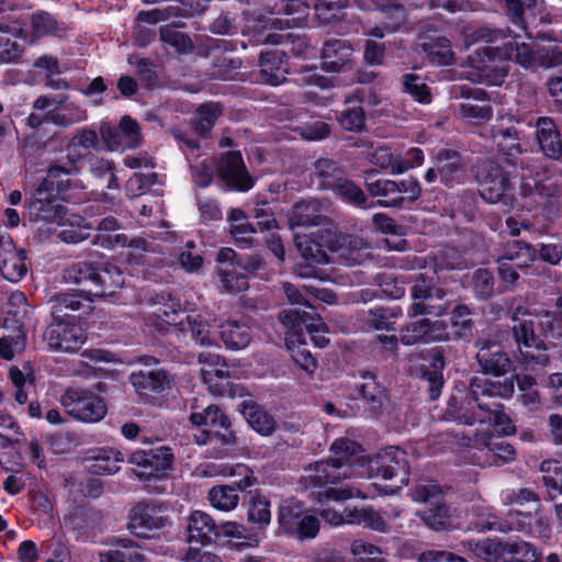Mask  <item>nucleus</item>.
Listing matches in <instances>:
<instances>
[{
  "label": "nucleus",
  "instance_id": "obj_1",
  "mask_svg": "<svg viewBox=\"0 0 562 562\" xmlns=\"http://www.w3.org/2000/svg\"><path fill=\"white\" fill-rule=\"evenodd\" d=\"M513 376L503 381L490 380L484 375L471 379L469 392L453 394L448 403L450 419L465 425L490 424L504 435L515 432L510 418L502 411V405L492 398H507L514 393Z\"/></svg>",
  "mask_w": 562,
  "mask_h": 562
},
{
  "label": "nucleus",
  "instance_id": "obj_2",
  "mask_svg": "<svg viewBox=\"0 0 562 562\" xmlns=\"http://www.w3.org/2000/svg\"><path fill=\"white\" fill-rule=\"evenodd\" d=\"M81 155L68 154L66 165L53 164L46 175L25 191L23 220L30 223L61 225L76 183L70 179L80 173Z\"/></svg>",
  "mask_w": 562,
  "mask_h": 562
},
{
  "label": "nucleus",
  "instance_id": "obj_3",
  "mask_svg": "<svg viewBox=\"0 0 562 562\" xmlns=\"http://www.w3.org/2000/svg\"><path fill=\"white\" fill-rule=\"evenodd\" d=\"M279 321L288 329L285 345L292 360L306 373H313L317 368V361L305 347L304 330L315 346L322 348L328 344L326 324L321 317L296 307L281 311Z\"/></svg>",
  "mask_w": 562,
  "mask_h": 562
},
{
  "label": "nucleus",
  "instance_id": "obj_4",
  "mask_svg": "<svg viewBox=\"0 0 562 562\" xmlns=\"http://www.w3.org/2000/svg\"><path fill=\"white\" fill-rule=\"evenodd\" d=\"M151 315L160 323L167 325L168 334L175 335L180 341L199 346H211L214 339L210 335V325L200 313L186 314L180 310V302L168 293L155 294L150 297Z\"/></svg>",
  "mask_w": 562,
  "mask_h": 562
},
{
  "label": "nucleus",
  "instance_id": "obj_5",
  "mask_svg": "<svg viewBox=\"0 0 562 562\" xmlns=\"http://www.w3.org/2000/svg\"><path fill=\"white\" fill-rule=\"evenodd\" d=\"M330 451V459L317 461L305 469L301 483L306 490L337 484L342 479L362 477L366 474L363 470L356 471L362 456L361 447L353 440L339 438L333 442Z\"/></svg>",
  "mask_w": 562,
  "mask_h": 562
},
{
  "label": "nucleus",
  "instance_id": "obj_6",
  "mask_svg": "<svg viewBox=\"0 0 562 562\" xmlns=\"http://www.w3.org/2000/svg\"><path fill=\"white\" fill-rule=\"evenodd\" d=\"M516 164H502L485 160L476 171L480 195L490 203L503 202L505 205L514 201Z\"/></svg>",
  "mask_w": 562,
  "mask_h": 562
},
{
  "label": "nucleus",
  "instance_id": "obj_7",
  "mask_svg": "<svg viewBox=\"0 0 562 562\" xmlns=\"http://www.w3.org/2000/svg\"><path fill=\"white\" fill-rule=\"evenodd\" d=\"M514 325L513 331L519 348L522 361L526 366H544L548 362V356L544 353L546 347L543 340L536 334V326L543 327L550 325V317L546 319L532 317L529 313H522V317L515 312L512 317Z\"/></svg>",
  "mask_w": 562,
  "mask_h": 562
},
{
  "label": "nucleus",
  "instance_id": "obj_8",
  "mask_svg": "<svg viewBox=\"0 0 562 562\" xmlns=\"http://www.w3.org/2000/svg\"><path fill=\"white\" fill-rule=\"evenodd\" d=\"M361 459L356 471L363 470V476L380 475L385 480L398 479L401 485L407 484L409 467L406 453L398 447H387L373 458L368 459L361 449Z\"/></svg>",
  "mask_w": 562,
  "mask_h": 562
},
{
  "label": "nucleus",
  "instance_id": "obj_9",
  "mask_svg": "<svg viewBox=\"0 0 562 562\" xmlns=\"http://www.w3.org/2000/svg\"><path fill=\"white\" fill-rule=\"evenodd\" d=\"M218 473L224 476H237L236 487L232 485H216L209 491L210 504L222 512L235 509L239 503L238 491H244L254 485L255 477L251 470L243 463L221 464Z\"/></svg>",
  "mask_w": 562,
  "mask_h": 562
},
{
  "label": "nucleus",
  "instance_id": "obj_10",
  "mask_svg": "<svg viewBox=\"0 0 562 562\" xmlns=\"http://www.w3.org/2000/svg\"><path fill=\"white\" fill-rule=\"evenodd\" d=\"M66 413L83 423H97L106 415L102 397L89 390L68 389L60 397Z\"/></svg>",
  "mask_w": 562,
  "mask_h": 562
},
{
  "label": "nucleus",
  "instance_id": "obj_11",
  "mask_svg": "<svg viewBox=\"0 0 562 562\" xmlns=\"http://www.w3.org/2000/svg\"><path fill=\"white\" fill-rule=\"evenodd\" d=\"M216 177L225 191L247 192L255 186L239 150L223 153L215 167Z\"/></svg>",
  "mask_w": 562,
  "mask_h": 562
},
{
  "label": "nucleus",
  "instance_id": "obj_12",
  "mask_svg": "<svg viewBox=\"0 0 562 562\" xmlns=\"http://www.w3.org/2000/svg\"><path fill=\"white\" fill-rule=\"evenodd\" d=\"M44 340L53 350L75 352L87 340V334L79 324L61 318L47 326Z\"/></svg>",
  "mask_w": 562,
  "mask_h": 562
},
{
  "label": "nucleus",
  "instance_id": "obj_13",
  "mask_svg": "<svg viewBox=\"0 0 562 562\" xmlns=\"http://www.w3.org/2000/svg\"><path fill=\"white\" fill-rule=\"evenodd\" d=\"M413 303L408 307L407 314L409 317L418 315H436L440 316L448 310L445 303L432 304L434 300H442L446 292L441 288L434 286L430 281L424 277L418 278L412 288Z\"/></svg>",
  "mask_w": 562,
  "mask_h": 562
},
{
  "label": "nucleus",
  "instance_id": "obj_14",
  "mask_svg": "<svg viewBox=\"0 0 562 562\" xmlns=\"http://www.w3.org/2000/svg\"><path fill=\"white\" fill-rule=\"evenodd\" d=\"M450 339L448 327L443 321L420 318L405 325L400 330V340L403 345L430 344Z\"/></svg>",
  "mask_w": 562,
  "mask_h": 562
},
{
  "label": "nucleus",
  "instance_id": "obj_15",
  "mask_svg": "<svg viewBox=\"0 0 562 562\" xmlns=\"http://www.w3.org/2000/svg\"><path fill=\"white\" fill-rule=\"evenodd\" d=\"M140 361H143L146 367L156 363V360L151 357H142ZM130 381L136 393L142 397H149L154 394L161 393L170 386L168 373L159 368H146L134 371L130 375Z\"/></svg>",
  "mask_w": 562,
  "mask_h": 562
},
{
  "label": "nucleus",
  "instance_id": "obj_16",
  "mask_svg": "<svg viewBox=\"0 0 562 562\" xmlns=\"http://www.w3.org/2000/svg\"><path fill=\"white\" fill-rule=\"evenodd\" d=\"M518 37V35H514L501 46L484 47L482 49V54L488 60H494L495 58L514 60L522 67H530L539 64L541 50L536 52L529 44L519 43L517 41Z\"/></svg>",
  "mask_w": 562,
  "mask_h": 562
},
{
  "label": "nucleus",
  "instance_id": "obj_17",
  "mask_svg": "<svg viewBox=\"0 0 562 562\" xmlns=\"http://www.w3.org/2000/svg\"><path fill=\"white\" fill-rule=\"evenodd\" d=\"M353 48L347 40L329 38L321 50V69L327 74H338L351 68Z\"/></svg>",
  "mask_w": 562,
  "mask_h": 562
},
{
  "label": "nucleus",
  "instance_id": "obj_18",
  "mask_svg": "<svg viewBox=\"0 0 562 562\" xmlns=\"http://www.w3.org/2000/svg\"><path fill=\"white\" fill-rule=\"evenodd\" d=\"M173 454L171 449L166 446H160L149 450H136L131 453L128 462L145 470L137 473L139 477L145 476V480L157 479L153 472L166 471L171 468Z\"/></svg>",
  "mask_w": 562,
  "mask_h": 562
},
{
  "label": "nucleus",
  "instance_id": "obj_19",
  "mask_svg": "<svg viewBox=\"0 0 562 562\" xmlns=\"http://www.w3.org/2000/svg\"><path fill=\"white\" fill-rule=\"evenodd\" d=\"M436 161L440 182L445 187L453 188L467 182L468 170L457 150L441 148L436 155Z\"/></svg>",
  "mask_w": 562,
  "mask_h": 562
},
{
  "label": "nucleus",
  "instance_id": "obj_20",
  "mask_svg": "<svg viewBox=\"0 0 562 562\" xmlns=\"http://www.w3.org/2000/svg\"><path fill=\"white\" fill-rule=\"evenodd\" d=\"M260 75L266 85L279 86L285 81V75L291 72L289 56L281 49H269L259 56Z\"/></svg>",
  "mask_w": 562,
  "mask_h": 562
},
{
  "label": "nucleus",
  "instance_id": "obj_21",
  "mask_svg": "<svg viewBox=\"0 0 562 562\" xmlns=\"http://www.w3.org/2000/svg\"><path fill=\"white\" fill-rule=\"evenodd\" d=\"M288 221L291 231L299 227L321 226L327 221L322 214V203L316 199H300L290 209Z\"/></svg>",
  "mask_w": 562,
  "mask_h": 562
},
{
  "label": "nucleus",
  "instance_id": "obj_22",
  "mask_svg": "<svg viewBox=\"0 0 562 562\" xmlns=\"http://www.w3.org/2000/svg\"><path fill=\"white\" fill-rule=\"evenodd\" d=\"M477 347L476 359L485 374L501 376L512 370V361L499 345L482 340L477 342Z\"/></svg>",
  "mask_w": 562,
  "mask_h": 562
},
{
  "label": "nucleus",
  "instance_id": "obj_23",
  "mask_svg": "<svg viewBox=\"0 0 562 562\" xmlns=\"http://www.w3.org/2000/svg\"><path fill=\"white\" fill-rule=\"evenodd\" d=\"M162 526L160 510L155 504L138 503L130 512L128 529L137 537H148L150 531Z\"/></svg>",
  "mask_w": 562,
  "mask_h": 562
},
{
  "label": "nucleus",
  "instance_id": "obj_24",
  "mask_svg": "<svg viewBox=\"0 0 562 562\" xmlns=\"http://www.w3.org/2000/svg\"><path fill=\"white\" fill-rule=\"evenodd\" d=\"M200 363H205L201 369L203 382L214 394H223L228 386L229 371L227 364L221 360L220 356L211 353H200Z\"/></svg>",
  "mask_w": 562,
  "mask_h": 562
},
{
  "label": "nucleus",
  "instance_id": "obj_25",
  "mask_svg": "<svg viewBox=\"0 0 562 562\" xmlns=\"http://www.w3.org/2000/svg\"><path fill=\"white\" fill-rule=\"evenodd\" d=\"M363 92L357 90L345 98L344 109L337 111L336 119L345 131L360 133L366 128Z\"/></svg>",
  "mask_w": 562,
  "mask_h": 562
},
{
  "label": "nucleus",
  "instance_id": "obj_26",
  "mask_svg": "<svg viewBox=\"0 0 562 562\" xmlns=\"http://www.w3.org/2000/svg\"><path fill=\"white\" fill-rule=\"evenodd\" d=\"M318 228L310 233L305 246H344L340 240L347 241L348 246H369V243L357 236H342L338 225L327 217V221L317 226Z\"/></svg>",
  "mask_w": 562,
  "mask_h": 562
},
{
  "label": "nucleus",
  "instance_id": "obj_27",
  "mask_svg": "<svg viewBox=\"0 0 562 562\" xmlns=\"http://www.w3.org/2000/svg\"><path fill=\"white\" fill-rule=\"evenodd\" d=\"M536 127L537 140L542 153L550 159L559 160L562 157V139L553 119L541 116Z\"/></svg>",
  "mask_w": 562,
  "mask_h": 562
},
{
  "label": "nucleus",
  "instance_id": "obj_28",
  "mask_svg": "<svg viewBox=\"0 0 562 562\" xmlns=\"http://www.w3.org/2000/svg\"><path fill=\"white\" fill-rule=\"evenodd\" d=\"M87 119V111L68 100L66 95H59L56 105L46 112V120L59 127H69Z\"/></svg>",
  "mask_w": 562,
  "mask_h": 562
},
{
  "label": "nucleus",
  "instance_id": "obj_29",
  "mask_svg": "<svg viewBox=\"0 0 562 562\" xmlns=\"http://www.w3.org/2000/svg\"><path fill=\"white\" fill-rule=\"evenodd\" d=\"M214 519L203 510H193L188 517V540L191 543L209 544L217 536Z\"/></svg>",
  "mask_w": 562,
  "mask_h": 562
},
{
  "label": "nucleus",
  "instance_id": "obj_30",
  "mask_svg": "<svg viewBox=\"0 0 562 562\" xmlns=\"http://www.w3.org/2000/svg\"><path fill=\"white\" fill-rule=\"evenodd\" d=\"M420 519L425 525L436 531H446L459 528L460 516L456 508H451L446 504H437L419 513Z\"/></svg>",
  "mask_w": 562,
  "mask_h": 562
},
{
  "label": "nucleus",
  "instance_id": "obj_31",
  "mask_svg": "<svg viewBox=\"0 0 562 562\" xmlns=\"http://www.w3.org/2000/svg\"><path fill=\"white\" fill-rule=\"evenodd\" d=\"M252 213L256 220L254 225L258 232L263 234L266 246H284L282 238L277 233L279 225L269 203L267 201L257 203Z\"/></svg>",
  "mask_w": 562,
  "mask_h": 562
},
{
  "label": "nucleus",
  "instance_id": "obj_32",
  "mask_svg": "<svg viewBox=\"0 0 562 562\" xmlns=\"http://www.w3.org/2000/svg\"><path fill=\"white\" fill-rule=\"evenodd\" d=\"M330 190L346 204L367 210L371 209L376 202L369 203L364 191L352 180L337 177L334 179Z\"/></svg>",
  "mask_w": 562,
  "mask_h": 562
},
{
  "label": "nucleus",
  "instance_id": "obj_33",
  "mask_svg": "<svg viewBox=\"0 0 562 562\" xmlns=\"http://www.w3.org/2000/svg\"><path fill=\"white\" fill-rule=\"evenodd\" d=\"M24 248H0V271L10 282L20 281L26 273Z\"/></svg>",
  "mask_w": 562,
  "mask_h": 562
},
{
  "label": "nucleus",
  "instance_id": "obj_34",
  "mask_svg": "<svg viewBox=\"0 0 562 562\" xmlns=\"http://www.w3.org/2000/svg\"><path fill=\"white\" fill-rule=\"evenodd\" d=\"M99 234L94 237L92 243L101 246H148L143 239H133L127 244V237L123 233L114 234L120 228V223L114 216H106L98 223Z\"/></svg>",
  "mask_w": 562,
  "mask_h": 562
},
{
  "label": "nucleus",
  "instance_id": "obj_35",
  "mask_svg": "<svg viewBox=\"0 0 562 562\" xmlns=\"http://www.w3.org/2000/svg\"><path fill=\"white\" fill-rule=\"evenodd\" d=\"M506 544L507 542H503L496 538H485L476 542H464L463 547L482 562H498L501 560L505 562Z\"/></svg>",
  "mask_w": 562,
  "mask_h": 562
},
{
  "label": "nucleus",
  "instance_id": "obj_36",
  "mask_svg": "<svg viewBox=\"0 0 562 562\" xmlns=\"http://www.w3.org/2000/svg\"><path fill=\"white\" fill-rule=\"evenodd\" d=\"M420 46L431 65L449 66L454 61L451 42L446 36H427Z\"/></svg>",
  "mask_w": 562,
  "mask_h": 562
},
{
  "label": "nucleus",
  "instance_id": "obj_37",
  "mask_svg": "<svg viewBox=\"0 0 562 562\" xmlns=\"http://www.w3.org/2000/svg\"><path fill=\"white\" fill-rule=\"evenodd\" d=\"M216 537L227 538L232 548L258 547L260 543L257 533L250 532L246 526L236 521L220 525Z\"/></svg>",
  "mask_w": 562,
  "mask_h": 562
},
{
  "label": "nucleus",
  "instance_id": "obj_38",
  "mask_svg": "<svg viewBox=\"0 0 562 562\" xmlns=\"http://www.w3.org/2000/svg\"><path fill=\"white\" fill-rule=\"evenodd\" d=\"M479 449H486L492 456L491 463L501 465L515 459L516 452L509 442L502 437L483 435L475 439Z\"/></svg>",
  "mask_w": 562,
  "mask_h": 562
},
{
  "label": "nucleus",
  "instance_id": "obj_39",
  "mask_svg": "<svg viewBox=\"0 0 562 562\" xmlns=\"http://www.w3.org/2000/svg\"><path fill=\"white\" fill-rule=\"evenodd\" d=\"M94 278V288L88 289V292L94 296L112 295L114 290L124 283L120 269L110 263L98 268Z\"/></svg>",
  "mask_w": 562,
  "mask_h": 562
},
{
  "label": "nucleus",
  "instance_id": "obj_40",
  "mask_svg": "<svg viewBox=\"0 0 562 562\" xmlns=\"http://www.w3.org/2000/svg\"><path fill=\"white\" fill-rule=\"evenodd\" d=\"M397 184L400 189L397 194L391 199L378 200V206L402 209L405 206L406 202L411 204L420 198L422 187L416 178L409 177L407 179H403L397 182Z\"/></svg>",
  "mask_w": 562,
  "mask_h": 562
},
{
  "label": "nucleus",
  "instance_id": "obj_41",
  "mask_svg": "<svg viewBox=\"0 0 562 562\" xmlns=\"http://www.w3.org/2000/svg\"><path fill=\"white\" fill-rule=\"evenodd\" d=\"M221 338L228 349H244L250 340L251 334L246 323L227 321L221 325Z\"/></svg>",
  "mask_w": 562,
  "mask_h": 562
},
{
  "label": "nucleus",
  "instance_id": "obj_42",
  "mask_svg": "<svg viewBox=\"0 0 562 562\" xmlns=\"http://www.w3.org/2000/svg\"><path fill=\"white\" fill-rule=\"evenodd\" d=\"M537 248H519L516 256L512 254L498 260V272L504 282L514 283L518 279L515 267H527L528 261L533 260V252Z\"/></svg>",
  "mask_w": 562,
  "mask_h": 562
},
{
  "label": "nucleus",
  "instance_id": "obj_43",
  "mask_svg": "<svg viewBox=\"0 0 562 562\" xmlns=\"http://www.w3.org/2000/svg\"><path fill=\"white\" fill-rule=\"evenodd\" d=\"M124 462L123 453L113 448H102L91 457L89 470L95 474H114Z\"/></svg>",
  "mask_w": 562,
  "mask_h": 562
},
{
  "label": "nucleus",
  "instance_id": "obj_44",
  "mask_svg": "<svg viewBox=\"0 0 562 562\" xmlns=\"http://www.w3.org/2000/svg\"><path fill=\"white\" fill-rule=\"evenodd\" d=\"M240 406L241 414L255 431L262 436L271 435L274 431V419L261 407L247 401L241 402Z\"/></svg>",
  "mask_w": 562,
  "mask_h": 562
},
{
  "label": "nucleus",
  "instance_id": "obj_45",
  "mask_svg": "<svg viewBox=\"0 0 562 562\" xmlns=\"http://www.w3.org/2000/svg\"><path fill=\"white\" fill-rule=\"evenodd\" d=\"M190 420L198 427H210L215 434L220 429H226L229 425L228 418L215 405H207L199 411L198 406H193Z\"/></svg>",
  "mask_w": 562,
  "mask_h": 562
},
{
  "label": "nucleus",
  "instance_id": "obj_46",
  "mask_svg": "<svg viewBox=\"0 0 562 562\" xmlns=\"http://www.w3.org/2000/svg\"><path fill=\"white\" fill-rule=\"evenodd\" d=\"M100 562H142L143 555L131 540L122 539L117 546L101 550Z\"/></svg>",
  "mask_w": 562,
  "mask_h": 562
},
{
  "label": "nucleus",
  "instance_id": "obj_47",
  "mask_svg": "<svg viewBox=\"0 0 562 562\" xmlns=\"http://www.w3.org/2000/svg\"><path fill=\"white\" fill-rule=\"evenodd\" d=\"M306 515L303 503L294 498H288L281 502L278 513V522L280 528L291 533L300 524V520Z\"/></svg>",
  "mask_w": 562,
  "mask_h": 562
},
{
  "label": "nucleus",
  "instance_id": "obj_48",
  "mask_svg": "<svg viewBox=\"0 0 562 562\" xmlns=\"http://www.w3.org/2000/svg\"><path fill=\"white\" fill-rule=\"evenodd\" d=\"M239 57L226 55L215 56L210 68V76L218 80H243L244 74L239 71L241 67Z\"/></svg>",
  "mask_w": 562,
  "mask_h": 562
},
{
  "label": "nucleus",
  "instance_id": "obj_49",
  "mask_svg": "<svg viewBox=\"0 0 562 562\" xmlns=\"http://www.w3.org/2000/svg\"><path fill=\"white\" fill-rule=\"evenodd\" d=\"M183 24H167L159 29V38L164 45L175 48L179 54H187L192 50L193 43L191 37L177 29Z\"/></svg>",
  "mask_w": 562,
  "mask_h": 562
},
{
  "label": "nucleus",
  "instance_id": "obj_50",
  "mask_svg": "<svg viewBox=\"0 0 562 562\" xmlns=\"http://www.w3.org/2000/svg\"><path fill=\"white\" fill-rule=\"evenodd\" d=\"M497 151L504 156L506 164H516L515 159L521 154V147L517 131L514 128L502 130L494 135Z\"/></svg>",
  "mask_w": 562,
  "mask_h": 562
},
{
  "label": "nucleus",
  "instance_id": "obj_51",
  "mask_svg": "<svg viewBox=\"0 0 562 562\" xmlns=\"http://www.w3.org/2000/svg\"><path fill=\"white\" fill-rule=\"evenodd\" d=\"M540 472L548 495L551 498L562 495V464L557 460H544L540 464Z\"/></svg>",
  "mask_w": 562,
  "mask_h": 562
},
{
  "label": "nucleus",
  "instance_id": "obj_52",
  "mask_svg": "<svg viewBox=\"0 0 562 562\" xmlns=\"http://www.w3.org/2000/svg\"><path fill=\"white\" fill-rule=\"evenodd\" d=\"M247 519L259 530H265L271 522L270 502L262 495H255L249 501Z\"/></svg>",
  "mask_w": 562,
  "mask_h": 562
},
{
  "label": "nucleus",
  "instance_id": "obj_53",
  "mask_svg": "<svg viewBox=\"0 0 562 562\" xmlns=\"http://www.w3.org/2000/svg\"><path fill=\"white\" fill-rule=\"evenodd\" d=\"M341 0H313L312 8L319 23L331 24L339 21L348 8Z\"/></svg>",
  "mask_w": 562,
  "mask_h": 562
},
{
  "label": "nucleus",
  "instance_id": "obj_54",
  "mask_svg": "<svg viewBox=\"0 0 562 562\" xmlns=\"http://www.w3.org/2000/svg\"><path fill=\"white\" fill-rule=\"evenodd\" d=\"M196 114L198 117L193 122V130L198 135L204 136L214 127L221 115V108L214 103H204L198 108Z\"/></svg>",
  "mask_w": 562,
  "mask_h": 562
},
{
  "label": "nucleus",
  "instance_id": "obj_55",
  "mask_svg": "<svg viewBox=\"0 0 562 562\" xmlns=\"http://www.w3.org/2000/svg\"><path fill=\"white\" fill-rule=\"evenodd\" d=\"M50 314L54 321L68 317L67 311H79L81 308L80 296L76 293H63L54 296L50 301Z\"/></svg>",
  "mask_w": 562,
  "mask_h": 562
},
{
  "label": "nucleus",
  "instance_id": "obj_56",
  "mask_svg": "<svg viewBox=\"0 0 562 562\" xmlns=\"http://www.w3.org/2000/svg\"><path fill=\"white\" fill-rule=\"evenodd\" d=\"M90 172L94 178L108 179L106 189H119V181L115 175V165L113 161L100 157H91L89 159Z\"/></svg>",
  "mask_w": 562,
  "mask_h": 562
},
{
  "label": "nucleus",
  "instance_id": "obj_57",
  "mask_svg": "<svg viewBox=\"0 0 562 562\" xmlns=\"http://www.w3.org/2000/svg\"><path fill=\"white\" fill-rule=\"evenodd\" d=\"M97 269V267L86 262H75L64 269L63 279L67 283L87 282L90 284V288H94Z\"/></svg>",
  "mask_w": 562,
  "mask_h": 562
},
{
  "label": "nucleus",
  "instance_id": "obj_58",
  "mask_svg": "<svg viewBox=\"0 0 562 562\" xmlns=\"http://www.w3.org/2000/svg\"><path fill=\"white\" fill-rule=\"evenodd\" d=\"M403 89L419 103L428 104L431 102L429 87L426 85L424 79L416 74L409 72L403 76Z\"/></svg>",
  "mask_w": 562,
  "mask_h": 562
},
{
  "label": "nucleus",
  "instance_id": "obj_59",
  "mask_svg": "<svg viewBox=\"0 0 562 562\" xmlns=\"http://www.w3.org/2000/svg\"><path fill=\"white\" fill-rule=\"evenodd\" d=\"M303 140L321 142L330 136L331 126L324 121L302 123L293 128Z\"/></svg>",
  "mask_w": 562,
  "mask_h": 562
},
{
  "label": "nucleus",
  "instance_id": "obj_60",
  "mask_svg": "<svg viewBox=\"0 0 562 562\" xmlns=\"http://www.w3.org/2000/svg\"><path fill=\"white\" fill-rule=\"evenodd\" d=\"M158 182L156 172H135L126 182L125 192L130 199L138 198Z\"/></svg>",
  "mask_w": 562,
  "mask_h": 562
},
{
  "label": "nucleus",
  "instance_id": "obj_61",
  "mask_svg": "<svg viewBox=\"0 0 562 562\" xmlns=\"http://www.w3.org/2000/svg\"><path fill=\"white\" fill-rule=\"evenodd\" d=\"M32 35L36 38L53 34L58 29L55 16L46 11L38 10L30 18Z\"/></svg>",
  "mask_w": 562,
  "mask_h": 562
},
{
  "label": "nucleus",
  "instance_id": "obj_62",
  "mask_svg": "<svg viewBox=\"0 0 562 562\" xmlns=\"http://www.w3.org/2000/svg\"><path fill=\"white\" fill-rule=\"evenodd\" d=\"M311 8L312 4L307 0H283L279 10L288 16H292L295 26L302 27L307 25Z\"/></svg>",
  "mask_w": 562,
  "mask_h": 562
},
{
  "label": "nucleus",
  "instance_id": "obj_63",
  "mask_svg": "<svg viewBox=\"0 0 562 562\" xmlns=\"http://www.w3.org/2000/svg\"><path fill=\"white\" fill-rule=\"evenodd\" d=\"M351 553L355 562H385L381 549L362 539L352 541Z\"/></svg>",
  "mask_w": 562,
  "mask_h": 562
},
{
  "label": "nucleus",
  "instance_id": "obj_64",
  "mask_svg": "<svg viewBox=\"0 0 562 562\" xmlns=\"http://www.w3.org/2000/svg\"><path fill=\"white\" fill-rule=\"evenodd\" d=\"M117 125L124 142V148L134 149L142 144L140 126L135 119L124 115Z\"/></svg>",
  "mask_w": 562,
  "mask_h": 562
}]
</instances>
